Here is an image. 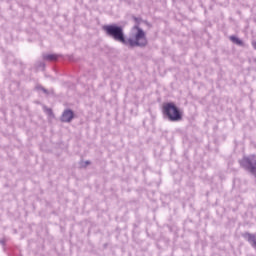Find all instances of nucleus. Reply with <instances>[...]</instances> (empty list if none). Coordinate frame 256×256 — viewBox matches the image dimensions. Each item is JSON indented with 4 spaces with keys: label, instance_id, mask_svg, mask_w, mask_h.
Here are the masks:
<instances>
[{
    "label": "nucleus",
    "instance_id": "f257e3e1",
    "mask_svg": "<svg viewBox=\"0 0 256 256\" xmlns=\"http://www.w3.org/2000/svg\"><path fill=\"white\" fill-rule=\"evenodd\" d=\"M133 31H136L128 40H126V45L130 47H145L147 45V36L145 31L141 29L138 25L134 26Z\"/></svg>",
    "mask_w": 256,
    "mask_h": 256
},
{
    "label": "nucleus",
    "instance_id": "f03ea898",
    "mask_svg": "<svg viewBox=\"0 0 256 256\" xmlns=\"http://www.w3.org/2000/svg\"><path fill=\"white\" fill-rule=\"evenodd\" d=\"M103 30L109 37H112L114 41L123 43L127 45V40L125 39V33L123 32V27L117 26L116 24L103 26Z\"/></svg>",
    "mask_w": 256,
    "mask_h": 256
},
{
    "label": "nucleus",
    "instance_id": "7ed1b4c3",
    "mask_svg": "<svg viewBox=\"0 0 256 256\" xmlns=\"http://www.w3.org/2000/svg\"><path fill=\"white\" fill-rule=\"evenodd\" d=\"M162 111L169 121H181L183 119V112L173 102L163 104Z\"/></svg>",
    "mask_w": 256,
    "mask_h": 256
},
{
    "label": "nucleus",
    "instance_id": "20e7f679",
    "mask_svg": "<svg viewBox=\"0 0 256 256\" xmlns=\"http://www.w3.org/2000/svg\"><path fill=\"white\" fill-rule=\"evenodd\" d=\"M241 165L253 175H256V154H252L241 160Z\"/></svg>",
    "mask_w": 256,
    "mask_h": 256
},
{
    "label": "nucleus",
    "instance_id": "39448f33",
    "mask_svg": "<svg viewBox=\"0 0 256 256\" xmlns=\"http://www.w3.org/2000/svg\"><path fill=\"white\" fill-rule=\"evenodd\" d=\"M73 119V111L71 110H65L62 114V121L64 123H69Z\"/></svg>",
    "mask_w": 256,
    "mask_h": 256
},
{
    "label": "nucleus",
    "instance_id": "423d86ee",
    "mask_svg": "<svg viewBox=\"0 0 256 256\" xmlns=\"http://www.w3.org/2000/svg\"><path fill=\"white\" fill-rule=\"evenodd\" d=\"M45 61H57L59 59V55L57 54H48L44 56Z\"/></svg>",
    "mask_w": 256,
    "mask_h": 256
},
{
    "label": "nucleus",
    "instance_id": "0eeeda50",
    "mask_svg": "<svg viewBox=\"0 0 256 256\" xmlns=\"http://www.w3.org/2000/svg\"><path fill=\"white\" fill-rule=\"evenodd\" d=\"M246 237H247L248 241H249L250 243H252L253 247H256L255 235H252V234H250V233H247V234H246Z\"/></svg>",
    "mask_w": 256,
    "mask_h": 256
},
{
    "label": "nucleus",
    "instance_id": "6e6552de",
    "mask_svg": "<svg viewBox=\"0 0 256 256\" xmlns=\"http://www.w3.org/2000/svg\"><path fill=\"white\" fill-rule=\"evenodd\" d=\"M230 41H232V43H235V45H243V41H241V39L236 36H230Z\"/></svg>",
    "mask_w": 256,
    "mask_h": 256
}]
</instances>
